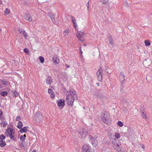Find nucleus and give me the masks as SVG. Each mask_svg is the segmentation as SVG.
<instances>
[{"label": "nucleus", "mask_w": 152, "mask_h": 152, "mask_svg": "<svg viewBox=\"0 0 152 152\" xmlns=\"http://www.w3.org/2000/svg\"><path fill=\"white\" fill-rule=\"evenodd\" d=\"M23 126L22 123L21 121H19L18 123V124L17 125V127L19 129H21Z\"/></svg>", "instance_id": "obj_25"}, {"label": "nucleus", "mask_w": 152, "mask_h": 152, "mask_svg": "<svg viewBox=\"0 0 152 152\" xmlns=\"http://www.w3.org/2000/svg\"><path fill=\"white\" fill-rule=\"evenodd\" d=\"M79 50L80 51V54H81V56H82V53L83 52L82 51L81 48V47H80L79 48Z\"/></svg>", "instance_id": "obj_44"}, {"label": "nucleus", "mask_w": 152, "mask_h": 152, "mask_svg": "<svg viewBox=\"0 0 152 152\" xmlns=\"http://www.w3.org/2000/svg\"><path fill=\"white\" fill-rule=\"evenodd\" d=\"M117 124L120 127H122L123 125V123L121 121H118Z\"/></svg>", "instance_id": "obj_34"}, {"label": "nucleus", "mask_w": 152, "mask_h": 152, "mask_svg": "<svg viewBox=\"0 0 152 152\" xmlns=\"http://www.w3.org/2000/svg\"><path fill=\"white\" fill-rule=\"evenodd\" d=\"M6 145L5 142L2 140H0V146L3 147Z\"/></svg>", "instance_id": "obj_23"}, {"label": "nucleus", "mask_w": 152, "mask_h": 152, "mask_svg": "<svg viewBox=\"0 0 152 152\" xmlns=\"http://www.w3.org/2000/svg\"><path fill=\"white\" fill-rule=\"evenodd\" d=\"M69 94L70 95V97H74V96H76L77 99V96L76 94V92L74 89H72L69 90Z\"/></svg>", "instance_id": "obj_12"}, {"label": "nucleus", "mask_w": 152, "mask_h": 152, "mask_svg": "<svg viewBox=\"0 0 152 152\" xmlns=\"http://www.w3.org/2000/svg\"><path fill=\"white\" fill-rule=\"evenodd\" d=\"M58 106L61 109L64 106L65 101L62 99H59L57 101Z\"/></svg>", "instance_id": "obj_8"}, {"label": "nucleus", "mask_w": 152, "mask_h": 152, "mask_svg": "<svg viewBox=\"0 0 152 152\" xmlns=\"http://www.w3.org/2000/svg\"><path fill=\"white\" fill-rule=\"evenodd\" d=\"M79 133L80 134V135L81 136L82 138H85L86 136L88 131L87 130L84 129H80L79 131Z\"/></svg>", "instance_id": "obj_6"}, {"label": "nucleus", "mask_w": 152, "mask_h": 152, "mask_svg": "<svg viewBox=\"0 0 152 152\" xmlns=\"http://www.w3.org/2000/svg\"><path fill=\"white\" fill-rule=\"evenodd\" d=\"M25 19L31 22L32 21V18L31 15L29 14H26L24 16Z\"/></svg>", "instance_id": "obj_16"}, {"label": "nucleus", "mask_w": 152, "mask_h": 152, "mask_svg": "<svg viewBox=\"0 0 152 152\" xmlns=\"http://www.w3.org/2000/svg\"><path fill=\"white\" fill-rule=\"evenodd\" d=\"M108 40L109 42V44L113 46L114 45V42L113 39H109Z\"/></svg>", "instance_id": "obj_33"}, {"label": "nucleus", "mask_w": 152, "mask_h": 152, "mask_svg": "<svg viewBox=\"0 0 152 152\" xmlns=\"http://www.w3.org/2000/svg\"><path fill=\"white\" fill-rule=\"evenodd\" d=\"M65 66L66 67V68H69V65H68V64H67L65 65Z\"/></svg>", "instance_id": "obj_49"}, {"label": "nucleus", "mask_w": 152, "mask_h": 152, "mask_svg": "<svg viewBox=\"0 0 152 152\" xmlns=\"http://www.w3.org/2000/svg\"><path fill=\"white\" fill-rule=\"evenodd\" d=\"M32 152H36V151L35 150H34L32 151Z\"/></svg>", "instance_id": "obj_52"}, {"label": "nucleus", "mask_w": 152, "mask_h": 152, "mask_svg": "<svg viewBox=\"0 0 152 152\" xmlns=\"http://www.w3.org/2000/svg\"><path fill=\"white\" fill-rule=\"evenodd\" d=\"M101 2L103 4L107 3L109 0H100Z\"/></svg>", "instance_id": "obj_37"}, {"label": "nucleus", "mask_w": 152, "mask_h": 152, "mask_svg": "<svg viewBox=\"0 0 152 152\" xmlns=\"http://www.w3.org/2000/svg\"><path fill=\"white\" fill-rule=\"evenodd\" d=\"M108 37L109 38H112V36L111 35H110V34H109L108 35Z\"/></svg>", "instance_id": "obj_48"}, {"label": "nucleus", "mask_w": 152, "mask_h": 152, "mask_svg": "<svg viewBox=\"0 0 152 152\" xmlns=\"http://www.w3.org/2000/svg\"><path fill=\"white\" fill-rule=\"evenodd\" d=\"M1 126H2L3 127H4L6 126L7 125V123L6 122L4 121L2 123H1Z\"/></svg>", "instance_id": "obj_35"}, {"label": "nucleus", "mask_w": 152, "mask_h": 152, "mask_svg": "<svg viewBox=\"0 0 152 152\" xmlns=\"http://www.w3.org/2000/svg\"><path fill=\"white\" fill-rule=\"evenodd\" d=\"M113 147L115 149L118 151H120L121 150V148L120 147V145L116 141H113L112 142Z\"/></svg>", "instance_id": "obj_7"}, {"label": "nucleus", "mask_w": 152, "mask_h": 152, "mask_svg": "<svg viewBox=\"0 0 152 152\" xmlns=\"http://www.w3.org/2000/svg\"><path fill=\"white\" fill-rule=\"evenodd\" d=\"M90 147L88 144H84L82 148V152H90Z\"/></svg>", "instance_id": "obj_9"}, {"label": "nucleus", "mask_w": 152, "mask_h": 152, "mask_svg": "<svg viewBox=\"0 0 152 152\" xmlns=\"http://www.w3.org/2000/svg\"><path fill=\"white\" fill-rule=\"evenodd\" d=\"M101 118L104 123L108 124L110 122L109 116L107 112H104L101 115Z\"/></svg>", "instance_id": "obj_1"}, {"label": "nucleus", "mask_w": 152, "mask_h": 152, "mask_svg": "<svg viewBox=\"0 0 152 152\" xmlns=\"http://www.w3.org/2000/svg\"><path fill=\"white\" fill-rule=\"evenodd\" d=\"M13 134H10L9 136L10 138L13 139L14 137V136L13 135Z\"/></svg>", "instance_id": "obj_45"}, {"label": "nucleus", "mask_w": 152, "mask_h": 152, "mask_svg": "<svg viewBox=\"0 0 152 152\" xmlns=\"http://www.w3.org/2000/svg\"><path fill=\"white\" fill-rule=\"evenodd\" d=\"M86 6L87 7V9L88 10L89 9V1L88 2V3H87L86 4Z\"/></svg>", "instance_id": "obj_43"}, {"label": "nucleus", "mask_w": 152, "mask_h": 152, "mask_svg": "<svg viewBox=\"0 0 152 152\" xmlns=\"http://www.w3.org/2000/svg\"><path fill=\"white\" fill-rule=\"evenodd\" d=\"M35 120L37 122H39L42 119L41 113L39 111L37 112L35 116Z\"/></svg>", "instance_id": "obj_5"}, {"label": "nucleus", "mask_w": 152, "mask_h": 152, "mask_svg": "<svg viewBox=\"0 0 152 152\" xmlns=\"http://www.w3.org/2000/svg\"><path fill=\"white\" fill-rule=\"evenodd\" d=\"M1 28H0V31H1Z\"/></svg>", "instance_id": "obj_53"}, {"label": "nucleus", "mask_w": 152, "mask_h": 152, "mask_svg": "<svg viewBox=\"0 0 152 152\" xmlns=\"http://www.w3.org/2000/svg\"><path fill=\"white\" fill-rule=\"evenodd\" d=\"M140 145L141 147L143 148V149H144L145 148V147H144V145L141 143H140Z\"/></svg>", "instance_id": "obj_46"}, {"label": "nucleus", "mask_w": 152, "mask_h": 152, "mask_svg": "<svg viewBox=\"0 0 152 152\" xmlns=\"http://www.w3.org/2000/svg\"><path fill=\"white\" fill-rule=\"evenodd\" d=\"M69 31V29H67L64 31L63 34L64 36H66L68 35Z\"/></svg>", "instance_id": "obj_30"}, {"label": "nucleus", "mask_w": 152, "mask_h": 152, "mask_svg": "<svg viewBox=\"0 0 152 152\" xmlns=\"http://www.w3.org/2000/svg\"><path fill=\"white\" fill-rule=\"evenodd\" d=\"M4 12L6 15L8 14L9 13V11L8 9L6 8L4 11Z\"/></svg>", "instance_id": "obj_41"}, {"label": "nucleus", "mask_w": 152, "mask_h": 152, "mask_svg": "<svg viewBox=\"0 0 152 152\" xmlns=\"http://www.w3.org/2000/svg\"><path fill=\"white\" fill-rule=\"evenodd\" d=\"M24 141H22L21 142H20L19 143L20 144V146L23 147L24 146V144H23V142Z\"/></svg>", "instance_id": "obj_40"}, {"label": "nucleus", "mask_w": 152, "mask_h": 152, "mask_svg": "<svg viewBox=\"0 0 152 152\" xmlns=\"http://www.w3.org/2000/svg\"><path fill=\"white\" fill-rule=\"evenodd\" d=\"M18 33L20 34L23 37H27V34L26 32L23 29H19L18 30Z\"/></svg>", "instance_id": "obj_11"}, {"label": "nucleus", "mask_w": 152, "mask_h": 152, "mask_svg": "<svg viewBox=\"0 0 152 152\" xmlns=\"http://www.w3.org/2000/svg\"><path fill=\"white\" fill-rule=\"evenodd\" d=\"M1 96H5L7 94V91H2L1 93Z\"/></svg>", "instance_id": "obj_31"}, {"label": "nucleus", "mask_w": 152, "mask_h": 152, "mask_svg": "<svg viewBox=\"0 0 152 152\" xmlns=\"http://www.w3.org/2000/svg\"><path fill=\"white\" fill-rule=\"evenodd\" d=\"M6 132H8L10 134H14V131L12 129L9 128L6 130Z\"/></svg>", "instance_id": "obj_26"}, {"label": "nucleus", "mask_w": 152, "mask_h": 152, "mask_svg": "<svg viewBox=\"0 0 152 152\" xmlns=\"http://www.w3.org/2000/svg\"><path fill=\"white\" fill-rule=\"evenodd\" d=\"M144 42L145 43V45L146 46H148L151 44L150 41L148 40H146Z\"/></svg>", "instance_id": "obj_27"}, {"label": "nucleus", "mask_w": 152, "mask_h": 152, "mask_svg": "<svg viewBox=\"0 0 152 152\" xmlns=\"http://www.w3.org/2000/svg\"><path fill=\"white\" fill-rule=\"evenodd\" d=\"M48 92L49 94H50L51 98H52L54 97V94L53 92L51 89H48Z\"/></svg>", "instance_id": "obj_19"}, {"label": "nucleus", "mask_w": 152, "mask_h": 152, "mask_svg": "<svg viewBox=\"0 0 152 152\" xmlns=\"http://www.w3.org/2000/svg\"><path fill=\"white\" fill-rule=\"evenodd\" d=\"M58 59V58L57 56H54L53 58V61L55 64L56 65L58 64L59 62V60Z\"/></svg>", "instance_id": "obj_17"}, {"label": "nucleus", "mask_w": 152, "mask_h": 152, "mask_svg": "<svg viewBox=\"0 0 152 152\" xmlns=\"http://www.w3.org/2000/svg\"><path fill=\"white\" fill-rule=\"evenodd\" d=\"M103 72L102 68L100 67L96 73V75L97 76V79L98 80L101 82L102 80V73Z\"/></svg>", "instance_id": "obj_3"}, {"label": "nucleus", "mask_w": 152, "mask_h": 152, "mask_svg": "<svg viewBox=\"0 0 152 152\" xmlns=\"http://www.w3.org/2000/svg\"><path fill=\"white\" fill-rule=\"evenodd\" d=\"M80 39V41H81L82 42H83L84 39Z\"/></svg>", "instance_id": "obj_51"}, {"label": "nucleus", "mask_w": 152, "mask_h": 152, "mask_svg": "<svg viewBox=\"0 0 152 152\" xmlns=\"http://www.w3.org/2000/svg\"><path fill=\"white\" fill-rule=\"evenodd\" d=\"M2 114V112L0 110V117L1 116Z\"/></svg>", "instance_id": "obj_50"}, {"label": "nucleus", "mask_w": 152, "mask_h": 152, "mask_svg": "<svg viewBox=\"0 0 152 152\" xmlns=\"http://www.w3.org/2000/svg\"><path fill=\"white\" fill-rule=\"evenodd\" d=\"M26 137V135L25 134H24L23 135H21L20 136V139L22 141H24Z\"/></svg>", "instance_id": "obj_29"}, {"label": "nucleus", "mask_w": 152, "mask_h": 152, "mask_svg": "<svg viewBox=\"0 0 152 152\" xmlns=\"http://www.w3.org/2000/svg\"><path fill=\"white\" fill-rule=\"evenodd\" d=\"M89 138L90 142L91 143L92 145H94V147H96L97 141L91 135L89 136Z\"/></svg>", "instance_id": "obj_10"}, {"label": "nucleus", "mask_w": 152, "mask_h": 152, "mask_svg": "<svg viewBox=\"0 0 152 152\" xmlns=\"http://www.w3.org/2000/svg\"><path fill=\"white\" fill-rule=\"evenodd\" d=\"M6 134L7 136H8L10 135V134L8 132H6Z\"/></svg>", "instance_id": "obj_47"}, {"label": "nucleus", "mask_w": 152, "mask_h": 152, "mask_svg": "<svg viewBox=\"0 0 152 152\" xmlns=\"http://www.w3.org/2000/svg\"><path fill=\"white\" fill-rule=\"evenodd\" d=\"M95 94L96 96L97 97V98H101L102 94L101 92L100 91H99L98 93H96Z\"/></svg>", "instance_id": "obj_28"}, {"label": "nucleus", "mask_w": 152, "mask_h": 152, "mask_svg": "<svg viewBox=\"0 0 152 152\" xmlns=\"http://www.w3.org/2000/svg\"><path fill=\"white\" fill-rule=\"evenodd\" d=\"M52 81V80L51 77L50 76H48L46 80V82L48 84H50L51 83Z\"/></svg>", "instance_id": "obj_20"}, {"label": "nucleus", "mask_w": 152, "mask_h": 152, "mask_svg": "<svg viewBox=\"0 0 152 152\" xmlns=\"http://www.w3.org/2000/svg\"><path fill=\"white\" fill-rule=\"evenodd\" d=\"M84 46H86V45H85V44H84L83 45Z\"/></svg>", "instance_id": "obj_54"}, {"label": "nucleus", "mask_w": 152, "mask_h": 152, "mask_svg": "<svg viewBox=\"0 0 152 152\" xmlns=\"http://www.w3.org/2000/svg\"><path fill=\"white\" fill-rule=\"evenodd\" d=\"M115 136L116 138H118L120 137V134L118 133H117L115 134Z\"/></svg>", "instance_id": "obj_39"}, {"label": "nucleus", "mask_w": 152, "mask_h": 152, "mask_svg": "<svg viewBox=\"0 0 152 152\" xmlns=\"http://www.w3.org/2000/svg\"><path fill=\"white\" fill-rule=\"evenodd\" d=\"M140 110L141 112V114L142 117L144 119H146L147 118V116L145 111L144 110L142 107H141Z\"/></svg>", "instance_id": "obj_15"}, {"label": "nucleus", "mask_w": 152, "mask_h": 152, "mask_svg": "<svg viewBox=\"0 0 152 152\" xmlns=\"http://www.w3.org/2000/svg\"><path fill=\"white\" fill-rule=\"evenodd\" d=\"M21 120V118L20 116H18L16 118V120L17 121H19Z\"/></svg>", "instance_id": "obj_42"}, {"label": "nucleus", "mask_w": 152, "mask_h": 152, "mask_svg": "<svg viewBox=\"0 0 152 152\" xmlns=\"http://www.w3.org/2000/svg\"><path fill=\"white\" fill-rule=\"evenodd\" d=\"M28 128V126L24 127L20 129V132L21 133H23V132L26 133L28 131L27 129Z\"/></svg>", "instance_id": "obj_21"}, {"label": "nucleus", "mask_w": 152, "mask_h": 152, "mask_svg": "<svg viewBox=\"0 0 152 152\" xmlns=\"http://www.w3.org/2000/svg\"><path fill=\"white\" fill-rule=\"evenodd\" d=\"M76 37L77 38H83L86 36H85V34L83 32L81 31H79L77 32Z\"/></svg>", "instance_id": "obj_14"}, {"label": "nucleus", "mask_w": 152, "mask_h": 152, "mask_svg": "<svg viewBox=\"0 0 152 152\" xmlns=\"http://www.w3.org/2000/svg\"><path fill=\"white\" fill-rule=\"evenodd\" d=\"M24 52L28 54V53H29V49L27 48H26L24 49Z\"/></svg>", "instance_id": "obj_38"}, {"label": "nucleus", "mask_w": 152, "mask_h": 152, "mask_svg": "<svg viewBox=\"0 0 152 152\" xmlns=\"http://www.w3.org/2000/svg\"><path fill=\"white\" fill-rule=\"evenodd\" d=\"M5 138V137L3 134H1L0 136V140H2L4 139Z\"/></svg>", "instance_id": "obj_36"}, {"label": "nucleus", "mask_w": 152, "mask_h": 152, "mask_svg": "<svg viewBox=\"0 0 152 152\" xmlns=\"http://www.w3.org/2000/svg\"><path fill=\"white\" fill-rule=\"evenodd\" d=\"M71 19L72 20V22L73 23V24H74V27L75 28V29H76V28H77V25L76 23V20L73 17L71 16Z\"/></svg>", "instance_id": "obj_22"}, {"label": "nucleus", "mask_w": 152, "mask_h": 152, "mask_svg": "<svg viewBox=\"0 0 152 152\" xmlns=\"http://www.w3.org/2000/svg\"><path fill=\"white\" fill-rule=\"evenodd\" d=\"M74 101V97H70L69 94L67 95L66 98V102L68 106L72 107Z\"/></svg>", "instance_id": "obj_2"}, {"label": "nucleus", "mask_w": 152, "mask_h": 152, "mask_svg": "<svg viewBox=\"0 0 152 152\" xmlns=\"http://www.w3.org/2000/svg\"><path fill=\"white\" fill-rule=\"evenodd\" d=\"M119 78L120 80L122 81V83H123L124 81L125 80V76L123 74L122 72L120 73Z\"/></svg>", "instance_id": "obj_18"}, {"label": "nucleus", "mask_w": 152, "mask_h": 152, "mask_svg": "<svg viewBox=\"0 0 152 152\" xmlns=\"http://www.w3.org/2000/svg\"><path fill=\"white\" fill-rule=\"evenodd\" d=\"M0 83H2L4 85L6 86L9 84V82L6 80L1 79L0 80ZM3 87L0 84V88H2Z\"/></svg>", "instance_id": "obj_13"}, {"label": "nucleus", "mask_w": 152, "mask_h": 152, "mask_svg": "<svg viewBox=\"0 0 152 152\" xmlns=\"http://www.w3.org/2000/svg\"><path fill=\"white\" fill-rule=\"evenodd\" d=\"M48 16L50 17L52 22L56 25L58 23V20L55 19V15H53L52 12H49L48 13Z\"/></svg>", "instance_id": "obj_4"}, {"label": "nucleus", "mask_w": 152, "mask_h": 152, "mask_svg": "<svg viewBox=\"0 0 152 152\" xmlns=\"http://www.w3.org/2000/svg\"><path fill=\"white\" fill-rule=\"evenodd\" d=\"M39 60L40 61V62L42 63H43L44 62V58L43 57L40 56L39 57Z\"/></svg>", "instance_id": "obj_32"}, {"label": "nucleus", "mask_w": 152, "mask_h": 152, "mask_svg": "<svg viewBox=\"0 0 152 152\" xmlns=\"http://www.w3.org/2000/svg\"><path fill=\"white\" fill-rule=\"evenodd\" d=\"M11 92H12L11 94L14 97H15L18 95V93L16 91H12Z\"/></svg>", "instance_id": "obj_24"}]
</instances>
